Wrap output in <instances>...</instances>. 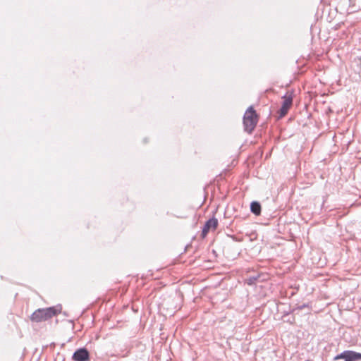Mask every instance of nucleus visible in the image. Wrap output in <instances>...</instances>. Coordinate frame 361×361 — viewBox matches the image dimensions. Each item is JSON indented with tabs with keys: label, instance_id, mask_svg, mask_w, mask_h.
<instances>
[{
	"label": "nucleus",
	"instance_id": "obj_4",
	"mask_svg": "<svg viewBox=\"0 0 361 361\" xmlns=\"http://www.w3.org/2000/svg\"><path fill=\"white\" fill-rule=\"evenodd\" d=\"M218 226V219L212 217L206 221L202 231L201 236L204 238L209 231H214Z\"/></svg>",
	"mask_w": 361,
	"mask_h": 361
},
{
	"label": "nucleus",
	"instance_id": "obj_2",
	"mask_svg": "<svg viewBox=\"0 0 361 361\" xmlns=\"http://www.w3.org/2000/svg\"><path fill=\"white\" fill-rule=\"evenodd\" d=\"M258 121V116L254 109L250 106L246 110L243 116L244 129L248 133H251L257 126Z\"/></svg>",
	"mask_w": 361,
	"mask_h": 361
},
{
	"label": "nucleus",
	"instance_id": "obj_7",
	"mask_svg": "<svg viewBox=\"0 0 361 361\" xmlns=\"http://www.w3.org/2000/svg\"><path fill=\"white\" fill-rule=\"evenodd\" d=\"M348 359L350 361L361 360V353L349 350Z\"/></svg>",
	"mask_w": 361,
	"mask_h": 361
},
{
	"label": "nucleus",
	"instance_id": "obj_10",
	"mask_svg": "<svg viewBox=\"0 0 361 361\" xmlns=\"http://www.w3.org/2000/svg\"><path fill=\"white\" fill-rule=\"evenodd\" d=\"M257 279V277H250L249 279H247V282L249 285H252L255 283Z\"/></svg>",
	"mask_w": 361,
	"mask_h": 361
},
{
	"label": "nucleus",
	"instance_id": "obj_8",
	"mask_svg": "<svg viewBox=\"0 0 361 361\" xmlns=\"http://www.w3.org/2000/svg\"><path fill=\"white\" fill-rule=\"evenodd\" d=\"M348 357H349V350H345L340 355H337L335 359L344 358L345 360H347Z\"/></svg>",
	"mask_w": 361,
	"mask_h": 361
},
{
	"label": "nucleus",
	"instance_id": "obj_12",
	"mask_svg": "<svg viewBox=\"0 0 361 361\" xmlns=\"http://www.w3.org/2000/svg\"><path fill=\"white\" fill-rule=\"evenodd\" d=\"M355 0H349V2L351 3L353 1H355Z\"/></svg>",
	"mask_w": 361,
	"mask_h": 361
},
{
	"label": "nucleus",
	"instance_id": "obj_9",
	"mask_svg": "<svg viewBox=\"0 0 361 361\" xmlns=\"http://www.w3.org/2000/svg\"><path fill=\"white\" fill-rule=\"evenodd\" d=\"M360 9V6H358L357 7H355L354 8V6H349L348 9V13H354L357 11H358Z\"/></svg>",
	"mask_w": 361,
	"mask_h": 361
},
{
	"label": "nucleus",
	"instance_id": "obj_5",
	"mask_svg": "<svg viewBox=\"0 0 361 361\" xmlns=\"http://www.w3.org/2000/svg\"><path fill=\"white\" fill-rule=\"evenodd\" d=\"M72 359L73 361H90V353L85 348H79L75 351Z\"/></svg>",
	"mask_w": 361,
	"mask_h": 361
},
{
	"label": "nucleus",
	"instance_id": "obj_11",
	"mask_svg": "<svg viewBox=\"0 0 361 361\" xmlns=\"http://www.w3.org/2000/svg\"><path fill=\"white\" fill-rule=\"evenodd\" d=\"M309 307V305L308 304H303L302 305H300V306H298L297 307H295L293 311H295L296 310H302L305 307Z\"/></svg>",
	"mask_w": 361,
	"mask_h": 361
},
{
	"label": "nucleus",
	"instance_id": "obj_3",
	"mask_svg": "<svg viewBox=\"0 0 361 361\" xmlns=\"http://www.w3.org/2000/svg\"><path fill=\"white\" fill-rule=\"evenodd\" d=\"M283 99L281 107L278 111L279 118L285 116L293 104V92H287L282 97Z\"/></svg>",
	"mask_w": 361,
	"mask_h": 361
},
{
	"label": "nucleus",
	"instance_id": "obj_13",
	"mask_svg": "<svg viewBox=\"0 0 361 361\" xmlns=\"http://www.w3.org/2000/svg\"><path fill=\"white\" fill-rule=\"evenodd\" d=\"M345 361H350V360L347 358V360H345Z\"/></svg>",
	"mask_w": 361,
	"mask_h": 361
},
{
	"label": "nucleus",
	"instance_id": "obj_6",
	"mask_svg": "<svg viewBox=\"0 0 361 361\" xmlns=\"http://www.w3.org/2000/svg\"><path fill=\"white\" fill-rule=\"evenodd\" d=\"M250 210L251 212L258 216L261 214V204L259 202L254 201L250 204Z\"/></svg>",
	"mask_w": 361,
	"mask_h": 361
},
{
	"label": "nucleus",
	"instance_id": "obj_1",
	"mask_svg": "<svg viewBox=\"0 0 361 361\" xmlns=\"http://www.w3.org/2000/svg\"><path fill=\"white\" fill-rule=\"evenodd\" d=\"M61 311L60 306H54L47 308H39L35 310L30 316L32 322L39 323L47 321L56 316Z\"/></svg>",
	"mask_w": 361,
	"mask_h": 361
}]
</instances>
